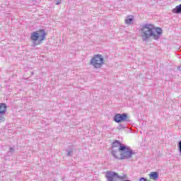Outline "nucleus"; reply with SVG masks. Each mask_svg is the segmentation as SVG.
Returning <instances> with one entry per match:
<instances>
[{
    "instance_id": "17",
    "label": "nucleus",
    "mask_w": 181,
    "mask_h": 181,
    "mask_svg": "<svg viewBox=\"0 0 181 181\" xmlns=\"http://www.w3.org/2000/svg\"><path fill=\"white\" fill-rule=\"evenodd\" d=\"M73 155V151H67V156H71Z\"/></svg>"
},
{
    "instance_id": "8",
    "label": "nucleus",
    "mask_w": 181,
    "mask_h": 181,
    "mask_svg": "<svg viewBox=\"0 0 181 181\" xmlns=\"http://www.w3.org/2000/svg\"><path fill=\"white\" fill-rule=\"evenodd\" d=\"M126 25H134V16H128L124 20Z\"/></svg>"
},
{
    "instance_id": "18",
    "label": "nucleus",
    "mask_w": 181,
    "mask_h": 181,
    "mask_svg": "<svg viewBox=\"0 0 181 181\" xmlns=\"http://www.w3.org/2000/svg\"><path fill=\"white\" fill-rule=\"evenodd\" d=\"M179 70H180V66H178V68H177Z\"/></svg>"
},
{
    "instance_id": "7",
    "label": "nucleus",
    "mask_w": 181,
    "mask_h": 181,
    "mask_svg": "<svg viewBox=\"0 0 181 181\" xmlns=\"http://www.w3.org/2000/svg\"><path fill=\"white\" fill-rule=\"evenodd\" d=\"M111 154L115 158V159H117L118 160H121V150L119 148H112Z\"/></svg>"
},
{
    "instance_id": "3",
    "label": "nucleus",
    "mask_w": 181,
    "mask_h": 181,
    "mask_svg": "<svg viewBox=\"0 0 181 181\" xmlns=\"http://www.w3.org/2000/svg\"><path fill=\"white\" fill-rule=\"evenodd\" d=\"M119 151H120V160L132 159V155L135 154L132 149L125 145H121Z\"/></svg>"
},
{
    "instance_id": "9",
    "label": "nucleus",
    "mask_w": 181,
    "mask_h": 181,
    "mask_svg": "<svg viewBox=\"0 0 181 181\" xmlns=\"http://www.w3.org/2000/svg\"><path fill=\"white\" fill-rule=\"evenodd\" d=\"M0 114L1 115L6 114V105L5 103L0 104Z\"/></svg>"
},
{
    "instance_id": "16",
    "label": "nucleus",
    "mask_w": 181,
    "mask_h": 181,
    "mask_svg": "<svg viewBox=\"0 0 181 181\" xmlns=\"http://www.w3.org/2000/svg\"><path fill=\"white\" fill-rule=\"evenodd\" d=\"M54 2L56 5H60V4H62V0H55Z\"/></svg>"
},
{
    "instance_id": "4",
    "label": "nucleus",
    "mask_w": 181,
    "mask_h": 181,
    "mask_svg": "<svg viewBox=\"0 0 181 181\" xmlns=\"http://www.w3.org/2000/svg\"><path fill=\"white\" fill-rule=\"evenodd\" d=\"M90 64L93 66L95 69H101L104 64V57L100 54L94 55L90 59Z\"/></svg>"
},
{
    "instance_id": "6",
    "label": "nucleus",
    "mask_w": 181,
    "mask_h": 181,
    "mask_svg": "<svg viewBox=\"0 0 181 181\" xmlns=\"http://www.w3.org/2000/svg\"><path fill=\"white\" fill-rule=\"evenodd\" d=\"M114 121L117 122V124H119V122H129V119L128 118V115H127V113H117L114 116Z\"/></svg>"
},
{
    "instance_id": "15",
    "label": "nucleus",
    "mask_w": 181,
    "mask_h": 181,
    "mask_svg": "<svg viewBox=\"0 0 181 181\" xmlns=\"http://www.w3.org/2000/svg\"><path fill=\"white\" fill-rule=\"evenodd\" d=\"M125 128V125L124 124H119L117 129H124Z\"/></svg>"
},
{
    "instance_id": "10",
    "label": "nucleus",
    "mask_w": 181,
    "mask_h": 181,
    "mask_svg": "<svg viewBox=\"0 0 181 181\" xmlns=\"http://www.w3.org/2000/svg\"><path fill=\"white\" fill-rule=\"evenodd\" d=\"M149 176L150 179H152L153 180H158V179H159V174L156 172H151Z\"/></svg>"
},
{
    "instance_id": "2",
    "label": "nucleus",
    "mask_w": 181,
    "mask_h": 181,
    "mask_svg": "<svg viewBox=\"0 0 181 181\" xmlns=\"http://www.w3.org/2000/svg\"><path fill=\"white\" fill-rule=\"evenodd\" d=\"M46 31L43 29H40L38 31H35L31 33L30 39L33 42V46H37L41 45L42 42L46 39Z\"/></svg>"
},
{
    "instance_id": "5",
    "label": "nucleus",
    "mask_w": 181,
    "mask_h": 181,
    "mask_svg": "<svg viewBox=\"0 0 181 181\" xmlns=\"http://www.w3.org/2000/svg\"><path fill=\"white\" fill-rule=\"evenodd\" d=\"M106 178L107 179V181H117V179L124 180V179H127V175L119 176L115 172L109 171V172L106 173Z\"/></svg>"
},
{
    "instance_id": "12",
    "label": "nucleus",
    "mask_w": 181,
    "mask_h": 181,
    "mask_svg": "<svg viewBox=\"0 0 181 181\" xmlns=\"http://www.w3.org/2000/svg\"><path fill=\"white\" fill-rule=\"evenodd\" d=\"M172 12L173 13H181V4L176 6V7L173 9Z\"/></svg>"
},
{
    "instance_id": "13",
    "label": "nucleus",
    "mask_w": 181,
    "mask_h": 181,
    "mask_svg": "<svg viewBox=\"0 0 181 181\" xmlns=\"http://www.w3.org/2000/svg\"><path fill=\"white\" fill-rule=\"evenodd\" d=\"M5 121V115L0 114V123Z\"/></svg>"
},
{
    "instance_id": "11",
    "label": "nucleus",
    "mask_w": 181,
    "mask_h": 181,
    "mask_svg": "<svg viewBox=\"0 0 181 181\" xmlns=\"http://www.w3.org/2000/svg\"><path fill=\"white\" fill-rule=\"evenodd\" d=\"M121 145H124V144H121V142H119V141L116 140L112 144V149H115V148H120Z\"/></svg>"
},
{
    "instance_id": "14",
    "label": "nucleus",
    "mask_w": 181,
    "mask_h": 181,
    "mask_svg": "<svg viewBox=\"0 0 181 181\" xmlns=\"http://www.w3.org/2000/svg\"><path fill=\"white\" fill-rule=\"evenodd\" d=\"M13 152H15V148L11 147L10 148V151H8V155L11 153V155H12V153H13Z\"/></svg>"
},
{
    "instance_id": "1",
    "label": "nucleus",
    "mask_w": 181,
    "mask_h": 181,
    "mask_svg": "<svg viewBox=\"0 0 181 181\" xmlns=\"http://www.w3.org/2000/svg\"><path fill=\"white\" fill-rule=\"evenodd\" d=\"M140 36L144 42H148L151 37L154 40H159L162 36V28H156L151 23L142 25L139 29Z\"/></svg>"
}]
</instances>
